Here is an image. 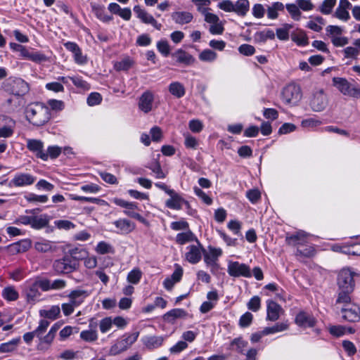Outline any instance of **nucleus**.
<instances>
[{"mask_svg":"<svg viewBox=\"0 0 360 360\" xmlns=\"http://www.w3.org/2000/svg\"><path fill=\"white\" fill-rule=\"evenodd\" d=\"M289 327L288 321L277 323L271 327H266L263 329V334L266 335L280 333L286 330Z\"/></svg>","mask_w":360,"mask_h":360,"instance_id":"4c0bfd02","label":"nucleus"},{"mask_svg":"<svg viewBox=\"0 0 360 360\" xmlns=\"http://www.w3.org/2000/svg\"><path fill=\"white\" fill-rule=\"evenodd\" d=\"M163 338L161 336H146L142 338L144 345L148 349H155L162 345Z\"/></svg>","mask_w":360,"mask_h":360,"instance_id":"c9c22d12","label":"nucleus"},{"mask_svg":"<svg viewBox=\"0 0 360 360\" xmlns=\"http://www.w3.org/2000/svg\"><path fill=\"white\" fill-rule=\"evenodd\" d=\"M327 328L329 333L334 338H338L346 335V326L341 325H329Z\"/></svg>","mask_w":360,"mask_h":360,"instance_id":"37998d69","label":"nucleus"},{"mask_svg":"<svg viewBox=\"0 0 360 360\" xmlns=\"http://www.w3.org/2000/svg\"><path fill=\"white\" fill-rule=\"evenodd\" d=\"M266 9L262 4H255L252 7V14L257 19L264 18L265 15Z\"/></svg>","mask_w":360,"mask_h":360,"instance_id":"6e6d98bb","label":"nucleus"},{"mask_svg":"<svg viewBox=\"0 0 360 360\" xmlns=\"http://www.w3.org/2000/svg\"><path fill=\"white\" fill-rule=\"evenodd\" d=\"M113 224L118 229V233L121 234H128L135 229V224L126 219H120Z\"/></svg>","mask_w":360,"mask_h":360,"instance_id":"a878e982","label":"nucleus"},{"mask_svg":"<svg viewBox=\"0 0 360 360\" xmlns=\"http://www.w3.org/2000/svg\"><path fill=\"white\" fill-rule=\"evenodd\" d=\"M112 202L117 206L125 208L126 210L124 211V213L130 217L131 214L136 213V212H134V210L137 209V205L136 202H128L117 198H113Z\"/></svg>","mask_w":360,"mask_h":360,"instance_id":"bb28decb","label":"nucleus"},{"mask_svg":"<svg viewBox=\"0 0 360 360\" xmlns=\"http://www.w3.org/2000/svg\"><path fill=\"white\" fill-rule=\"evenodd\" d=\"M61 152L62 148L58 146H49L46 151H45V155H46V161L48 160L49 158H57L60 155Z\"/></svg>","mask_w":360,"mask_h":360,"instance_id":"864d4df0","label":"nucleus"},{"mask_svg":"<svg viewBox=\"0 0 360 360\" xmlns=\"http://www.w3.org/2000/svg\"><path fill=\"white\" fill-rule=\"evenodd\" d=\"M27 149L34 153L37 158L46 161V155L44 150V143L41 140L29 139H27Z\"/></svg>","mask_w":360,"mask_h":360,"instance_id":"4468645a","label":"nucleus"},{"mask_svg":"<svg viewBox=\"0 0 360 360\" xmlns=\"http://www.w3.org/2000/svg\"><path fill=\"white\" fill-rule=\"evenodd\" d=\"M292 28V26L289 24H285L283 27L277 29L276 35L277 37L281 40H287L289 38V30Z\"/></svg>","mask_w":360,"mask_h":360,"instance_id":"e2e57ef3","label":"nucleus"},{"mask_svg":"<svg viewBox=\"0 0 360 360\" xmlns=\"http://www.w3.org/2000/svg\"><path fill=\"white\" fill-rule=\"evenodd\" d=\"M187 312L182 309H174L164 315V320L168 323H174L178 319H184L187 316Z\"/></svg>","mask_w":360,"mask_h":360,"instance_id":"c85d7f7f","label":"nucleus"},{"mask_svg":"<svg viewBox=\"0 0 360 360\" xmlns=\"http://www.w3.org/2000/svg\"><path fill=\"white\" fill-rule=\"evenodd\" d=\"M28 121L35 126H42L51 118L49 108L41 103L29 105L25 110Z\"/></svg>","mask_w":360,"mask_h":360,"instance_id":"f257e3e1","label":"nucleus"},{"mask_svg":"<svg viewBox=\"0 0 360 360\" xmlns=\"http://www.w3.org/2000/svg\"><path fill=\"white\" fill-rule=\"evenodd\" d=\"M170 198L165 201V206L172 210H179L184 205L189 206V203L180 194L174 190L169 191Z\"/></svg>","mask_w":360,"mask_h":360,"instance_id":"f8f14e48","label":"nucleus"},{"mask_svg":"<svg viewBox=\"0 0 360 360\" xmlns=\"http://www.w3.org/2000/svg\"><path fill=\"white\" fill-rule=\"evenodd\" d=\"M153 94L150 91L144 92L140 97L139 107L145 113L149 112L153 108Z\"/></svg>","mask_w":360,"mask_h":360,"instance_id":"5701e85b","label":"nucleus"},{"mask_svg":"<svg viewBox=\"0 0 360 360\" xmlns=\"http://www.w3.org/2000/svg\"><path fill=\"white\" fill-rule=\"evenodd\" d=\"M68 252L70 255V257L76 262L84 259L87 254L86 251L79 248H72L69 250Z\"/></svg>","mask_w":360,"mask_h":360,"instance_id":"de8ad7c7","label":"nucleus"},{"mask_svg":"<svg viewBox=\"0 0 360 360\" xmlns=\"http://www.w3.org/2000/svg\"><path fill=\"white\" fill-rule=\"evenodd\" d=\"M342 318L349 322H356L360 319V307L354 304H347L341 309Z\"/></svg>","mask_w":360,"mask_h":360,"instance_id":"9b49d317","label":"nucleus"},{"mask_svg":"<svg viewBox=\"0 0 360 360\" xmlns=\"http://www.w3.org/2000/svg\"><path fill=\"white\" fill-rule=\"evenodd\" d=\"M3 297L9 301L16 300L18 297V292L13 287H7L2 292Z\"/></svg>","mask_w":360,"mask_h":360,"instance_id":"5fc2aeb1","label":"nucleus"},{"mask_svg":"<svg viewBox=\"0 0 360 360\" xmlns=\"http://www.w3.org/2000/svg\"><path fill=\"white\" fill-rule=\"evenodd\" d=\"M249 10V0H238L234 3V13H236L239 16H245Z\"/></svg>","mask_w":360,"mask_h":360,"instance_id":"f704fd0d","label":"nucleus"},{"mask_svg":"<svg viewBox=\"0 0 360 360\" xmlns=\"http://www.w3.org/2000/svg\"><path fill=\"white\" fill-rule=\"evenodd\" d=\"M284 5L283 3L276 1L274 2L271 6H268L266 8L267 18L270 20H275L278 17V12L283 11Z\"/></svg>","mask_w":360,"mask_h":360,"instance_id":"473e14b6","label":"nucleus"},{"mask_svg":"<svg viewBox=\"0 0 360 360\" xmlns=\"http://www.w3.org/2000/svg\"><path fill=\"white\" fill-rule=\"evenodd\" d=\"M134 11L136 13L137 18L140 19L142 22L145 24H150L158 30H161L162 25L159 23L152 15L149 14L144 9L141 8V6H135L134 7Z\"/></svg>","mask_w":360,"mask_h":360,"instance_id":"ddd939ff","label":"nucleus"},{"mask_svg":"<svg viewBox=\"0 0 360 360\" xmlns=\"http://www.w3.org/2000/svg\"><path fill=\"white\" fill-rule=\"evenodd\" d=\"M187 252L185 255L186 259L191 264H197L202 258L203 248L198 241V245H192L187 247Z\"/></svg>","mask_w":360,"mask_h":360,"instance_id":"2eb2a0df","label":"nucleus"},{"mask_svg":"<svg viewBox=\"0 0 360 360\" xmlns=\"http://www.w3.org/2000/svg\"><path fill=\"white\" fill-rule=\"evenodd\" d=\"M174 56L176 58L178 63H183L186 65H189L195 61V58L191 54L182 49L177 50L174 53Z\"/></svg>","mask_w":360,"mask_h":360,"instance_id":"2f4dec72","label":"nucleus"},{"mask_svg":"<svg viewBox=\"0 0 360 360\" xmlns=\"http://www.w3.org/2000/svg\"><path fill=\"white\" fill-rule=\"evenodd\" d=\"M217 7L225 12L234 13V3L231 0H222L219 1L217 4Z\"/></svg>","mask_w":360,"mask_h":360,"instance_id":"69168bd1","label":"nucleus"},{"mask_svg":"<svg viewBox=\"0 0 360 360\" xmlns=\"http://www.w3.org/2000/svg\"><path fill=\"white\" fill-rule=\"evenodd\" d=\"M92 11L98 19L103 22H108L112 20V17L108 15L103 6L98 4H91Z\"/></svg>","mask_w":360,"mask_h":360,"instance_id":"7c9ffc66","label":"nucleus"},{"mask_svg":"<svg viewBox=\"0 0 360 360\" xmlns=\"http://www.w3.org/2000/svg\"><path fill=\"white\" fill-rule=\"evenodd\" d=\"M70 79L77 88H80L83 90H89L90 89L89 84L79 76L71 77Z\"/></svg>","mask_w":360,"mask_h":360,"instance_id":"13d9d810","label":"nucleus"},{"mask_svg":"<svg viewBox=\"0 0 360 360\" xmlns=\"http://www.w3.org/2000/svg\"><path fill=\"white\" fill-rule=\"evenodd\" d=\"M248 309L256 312L261 307V299L259 296H253L247 304Z\"/></svg>","mask_w":360,"mask_h":360,"instance_id":"bf43d9fd","label":"nucleus"},{"mask_svg":"<svg viewBox=\"0 0 360 360\" xmlns=\"http://www.w3.org/2000/svg\"><path fill=\"white\" fill-rule=\"evenodd\" d=\"M222 250L220 248L208 246L207 250L203 249L204 262L207 267L210 268L212 273H214L219 269L217 261L219 257L222 255Z\"/></svg>","mask_w":360,"mask_h":360,"instance_id":"423d86ee","label":"nucleus"},{"mask_svg":"<svg viewBox=\"0 0 360 360\" xmlns=\"http://www.w3.org/2000/svg\"><path fill=\"white\" fill-rule=\"evenodd\" d=\"M157 49L158 51L164 56H167L170 53V47L166 39H161L157 42Z\"/></svg>","mask_w":360,"mask_h":360,"instance_id":"680f3d73","label":"nucleus"},{"mask_svg":"<svg viewBox=\"0 0 360 360\" xmlns=\"http://www.w3.org/2000/svg\"><path fill=\"white\" fill-rule=\"evenodd\" d=\"M50 325V322L47 320L42 319L39 321V326L34 330L36 336L39 338L42 336V335L45 333L49 326Z\"/></svg>","mask_w":360,"mask_h":360,"instance_id":"0e129e2a","label":"nucleus"},{"mask_svg":"<svg viewBox=\"0 0 360 360\" xmlns=\"http://www.w3.org/2000/svg\"><path fill=\"white\" fill-rule=\"evenodd\" d=\"M79 336L86 342H94L98 339V334L95 330H83L80 333Z\"/></svg>","mask_w":360,"mask_h":360,"instance_id":"603ef678","label":"nucleus"},{"mask_svg":"<svg viewBox=\"0 0 360 360\" xmlns=\"http://www.w3.org/2000/svg\"><path fill=\"white\" fill-rule=\"evenodd\" d=\"M289 244L297 246V252L304 257H311L314 255V248L309 247L303 248V245L309 241V236L303 231H300L295 234L287 237Z\"/></svg>","mask_w":360,"mask_h":360,"instance_id":"7ed1b4c3","label":"nucleus"},{"mask_svg":"<svg viewBox=\"0 0 360 360\" xmlns=\"http://www.w3.org/2000/svg\"><path fill=\"white\" fill-rule=\"evenodd\" d=\"M342 345L348 356H352L356 354V348L352 342L349 340H343Z\"/></svg>","mask_w":360,"mask_h":360,"instance_id":"338daca9","label":"nucleus"},{"mask_svg":"<svg viewBox=\"0 0 360 360\" xmlns=\"http://www.w3.org/2000/svg\"><path fill=\"white\" fill-rule=\"evenodd\" d=\"M64 46L67 50L73 53L74 60L76 63L79 65L86 63V56L82 54V50L76 43L68 41L64 44Z\"/></svg>","mask_w":360,"mask_h":360,"instance_id":"f3484780","label":"nucleus"},{"mask_svg":"<svg viewBox=\"0 0 360 360\" xmlns=\"http://www.w3.org/2000/svg\"><path fill=\"white\" fill-rule=\"evenodd\" d=\"M184 136L185 139L184 145L186 148L193 150L197 149L199 145V142L196 138H195L194 136H191L189 134H184Z\"/></svg>","mask_w":360,"mask_h":360,"instance_id":"3c124183","label":"nucleus"},{"mask_svg":"<svg viewBox=\"0 0 360 360\" xmlns=\"http://www.w3.org/2000/svg\"><path fill=\"white\" fill-rule=\"evenodd\" d=\"M139 335V332L124 334L111 346L109 354L115 356L126 351L137 340Z\"/></svg>","mask_w":360,"mask_h":360,"instance_id":"f03ea898","label":"nucleus"},{"mask_svg":"<svg viewBox=\"0 0 360 360\" xmlns=\"http://www.w3.org/2000/svg\"><path fill=\"white\" fill-rule=\"evenodd\" d=\"M141 277V271L139 268H134L128 273L127 281L131 284L136 285L140 282Z\"/></svg>","mask_w":360,"mask_h":360,"instance_id":"c03bdc74","label":"nucleus"},{"mask_svg":"<svg viewBox=\"0 0 360 360\" xmlns=\"http://www.w3.org/2000/svg\"><path fill=\"white\" fill-rule=\"evenodd\" d=\"M286 9L295 20H299L301 17V12L298 6L291 4L286 5Z\"/></svg>","mask_w":360,"mask_h":360,"instance_id":"4d7b16f0","label":"nucleus"},{"mask_svg":"<svg viewBox=\"0 0 360 360\" xmlns=\"http://www.w3.org/2000/svg\"><path fill=\"white\" fill-rule=\"evenodd\" d=\"M183 276V269L179 265H176V269L170 277L167 278L164 282V287L170 290L173 286L178 282H179Z\"/></svg>","mask_w":360,"mask_h":360,"instance_id":"4be33fe9","label":"nucleus"},{"mask_svg":"<svg viewBox=\"0 0 360 360\" xmlns=\"http://www.w3.org/2000/svg\"><path fill=\"white\" fill-rule=\"evenodd\" d=\"M78 266V263L68 256L57 259L53 263V269L58 274H69L74 271Z\"/></svg>","mask_w":360,"mask_h":360,"instance_id":"6e6552de","label":"nucleus"},{"mask_svg":"<svg viewBox=\"0 0 360 360\" xmlns=\"http://www.w3.org/2000/svg\"><path fill=\"white\" fill-rule=\"evenodd\" d=\"M193 240L198 241L195 237L194 234L190 231L186 232L179 233L176 235V241L180 245H184L186 243L191 242Z\"/></svg>","mask_w":360,"mask_h":360,"instance_id":"a19ab883","label":"nucleus"},{"mask_svg":"<svg viewBox=\"0 0 360 360\" xmlns=\"http://www.w3.org/2000/svg\"><path fill=\"white\" fill-rule=\"evenodd\" d=\"M316 111L323 110L328 105V97L322 90L316 94Z\"/></svg>","mask_w":360,"mask_h":360,"instance_id":"09e8293b","label":"nucleus"},{"mask_svg":"<svg viewBox=\"0 0 360 360\" xmlns=\"http://www.w3.org/2000/svg\"><path fill=\"white\" fill-rule=\"evenodd\" d=\"M134 64L133 60L129 58H124L120 61H117L115 63V68L118 70H129Z\"/></svg>","mask_w":360,"mask_h":360,"instance_id":"8fccbe9b","label":"nucleus"},{"mask_svg":"<svg viewBox=\"0 0 360 360\" xmlns=\"http://www.w3.org/2000/svg\"><path fill=\"white\" fill-rule=\"evenodd\" d=\"M253 320V315L250 312H245L243 314L238 322V325L241 328H246L251 325Z\"/></svg>","mask_w":360,"mask_h":360,"instance_id":"052dcab7","label":"nucleus"},{"mask_svg":"<svg viewBox=\"0 0 360 360\" xmlns=\"http://www.w3.org/2000/svg\"><path fill=\"white\" fill-rule=\"evenodd\" d=\"M19 53L20 56L22 58L32 60L34 63H41L47 60V57L41 52H31L24 46H22Z\"/></svg>","mask_w":360,"mask_h":360,"instance_id":"6ab92c4d","label":"nucleus"},{"mask_svg":"<svg viewBox=\"0 0 360 360\" xmlns=\"http://www.w3.org/2000/svg\"><path fill=\"white\" fill-rule=\"evenodd\" d=\"M301 98V89L297 84H290L282 91V99L286 104L290 105H297Z\"/></svg>","mask_w":360,"mask_h":360,"instance_id":"0eeeda50","label":"nucleus"},{"mask_svg":"<svg viewBox=\"0 0 360 360\" xmlns=\"http://www.w3.org/2000/svg\"><path fill=\"white\" fill-rule=\"evenodd\" d=\"M246 197L253 204L257 202L261 198V193L258 189H251L247 191Z\"/></svg>","mask_w":360,"mask_h":360,"instance_id":"774afa93","label":"nucleus"},{"mask_svg":"<svg viewBox=\"0 0 360 360\" xmlns=\"http://www.w3.org/2000/svg\"><path fill=\"white\" fill-rule=\"evenodd\" d=\"M70 198L72 200H76V201L88 202L98 204V205H107V202L105 200H101V199L96 198L79 196V195H73V194L70 195Z\"/></svg>","mask_w":360,"mask_h":360,"instance_id":"49530a36","label":"nucleus"},{"mask_svg":"<svg viewBox=\"0 0 360 360\" xmlns=\"http://www.w3.org/2000/svg\"><path fill=\"white\" fill-rule=\"evenodd\" d=\"M172 20L178 25L188 24L193 20V15L188 11H175L172 13Z\"/></svg>","mask_w":360,"mask_h":360,"instance_id":"b1692460","label":"nucleus"},{"mask_svg":"<svg viewBox=\"0 0 360 360\" xmlns=\"http://www.w3.org/2000/svg\"><path fill=\"white\" fill-rule=\"evenodd\" d=\"M50 217L47 214L32 215L31 227L34 229H41L48 226Z\"/></svg>","mask_w":360,"mask_h":360,"instance_id":"c756f323","label":"nucleus"},{"mask_svg":"<svg viewBox=\"0 0 360 360\" xmlns=\"http://www.w3.org/2000/svg\"><path fill=\"white\" fill-rule=\"evenodd\" d=\"M29 91V85L22 79L14 80L13 92L18 96H23Z\"/></svg>","mask_w":360,"mask_h":360,"instance_id":"72a5a7b5","label":"nucleus"},{"mask_svg":"<svg viewBox=\"0 0 360 360\" xmlns=\"http://www.w3.org/2000/svg\"><path fill=\"white\" fill-rule=\"evenodd\" d=\"M20 342V338H14L7 342L0 345V353L11 352L14 351L19 343Z\"/></svg>","mask_w":360,"mask_h":360,"instance_id":"79ce46f5","label":"nucleus"},{"mask_svg":"<svg viewBox=\"0 0 360 360\" xmlns=\"http://www.w3.org/2000/svg\"><path fill=\"white\" fill-rule=\"evenodd\" d=\"M266 303V319L271 321H277L283 311L282 307L272 300H268Z\"/></svg>","mask_w":360,"mask_h":360,"instance_id":"a211bd4d","label":"nucleus"},{"mask_svg":"<svg viewBox=\"0 0 360 360\" xmlns=\"http://www.w3.org/2000/svg\"><path fill=\"white\" fill-rule=\"evenodd\" d=\"M217 58V54L214 51L207 49L199 54V59L203 62L212 63Z\"/></svg>","mask_w":360,"mask_h":360,"instance_id":"a18cd8bd","label":"nucleus"},{"mask_svg":"<svg viewBox=\"0 0 360 360\" xmlns=\"http://www.w3.org/2000/svg\"><path fill=\"white\" fill-rule=\"evenodd\" d=\"M168 89L169 93L177 98H182L186 94L184 86L179 82H172L169 85Z\"/></svg>","mask_w":360,"mask_h":360,"instance_id":"e433bc0d","label":"nucleus"},{"mask_svg":"<svg viewBox=\"0 0 360 360\" xmlns=\"http://www.w3.org/2000/svg\"><path fill=\"white\" fill-rule=\"evenodd\" d=\"M354 274L355 273L349 268H343L339 271L337 278L339 290L353 291L355 285L354 280Z\"/></svg>","mask_w":360,"mask_h":360,"instance_id":"39448f33","label":"nucleus"},{"mask_svg":"<svg viewBox=\"0 0 360 360\" xmlns=\"http://www.w3.org/2000/svg\"><path fill=\"white\" fill-rule=\"evenodd\" d=\"M333 85L344 95L354 98H360V86L351 84L342 77H333Z\"/></svg>","mask_w":360,"mask_h":360,"instance_id":"20e7f679","label":"nucleus"},{"mask_svg":"<svg viewBox=\"0 0 360 360\" xmlns=\"http://www.w3.org/2000/svg\"><path fill=\"white\" fill-rule=\"evenodd\" d=\"M34 247L37 252L42 253L53 252L57 250L54 242L46 239H41L35 242Z\"/></svg>","mask_w":360,"mask_h":360,"instance_id":"393cba45","label":"nucleus"},{"mask_svg":"<svg viewBox=\"0 0 360 360\" xmlns=\"http://www.w3.org/2000/svg\"><path fill=\"white\" fill-rule=\"evenodd\" d=\"M36 178L30 174L18 172L15 174L13 179L9 181V187H23L33 184Z\"/></svg>","mask_w":360,"mask_h":360,"instance_id":"9d476101","label":"nucleus"},{"mask_svg":"<svg viewBox=\"0 0 360 360\" xmlns=\"http://www.w3.org/2000/svg\"><path fill=\"white\" fill-rule=\"evenodd\" d=\"M60 312V309L58 306H52L49 309H42L39 311L41 316L47 318L51 320L56 319Z\"/></svg>","mask_w":360,"mask_h":360,"instance_id":"ea45409f","label":"nucleus"},{"mask_svg":"<svg viewBox=\"0 0 360 360\" xmlns=\"http://www.w3.org/2000/svg\"><path fill=\"white\" fill-rule=\"evenodd\" d=\"M91 292L83 289H76L72 290L69 295L68 297L70 301L75 304V306H79L84 300L88 297Z\"/></svg>","mask_w":360,"mask_h":360,"instance_id":"412c9836","label":"nucleus"},{"mask_svg":"<svg viewBox=\"0 0 360 360\" xmlns=\"http://www.w3.org/2000/svg\"><path fill=\"white\" fill-rule=\"evenodd\" d=\"M15 126V122L9 119L8 124L0 127V138H9L13 136L14 133V129Z\"/></svg>","mask_w":360,"mask_h":360,"instance_id":"58836bf2","label":"nucleus"},{"mask_svg":"<svg viewBox=\"0 0 360 360\" xmlns=\"http://www.w3.org/2000/svg\"><path fill=\"white\" fill-rule=\"evenodd\" d=\"M58 329V327L54 325L51 328L49 333L46 335L41 336L39 338V343L37 347L38 349H46L51 345L55 338Z\"/></svg>","mask_w":360,"mask_h":360,"instance_id":"aec40b11","label":"nucleus"},{"mask_svg":"<svg viewBox=\"0 0 360 360\" xmlns=\"http://www.w3.org/2000/svg\"><path fill=\"white\" fill-rule=\"evenodd\" d=\"M227 271L231 276L233 277L243 276L250 278L252 276L250 266L238 262H229Z\"/></svg>","mask_w":360,"mask_h":360,"instance_id":"1a4fd4ad","label":"nucleus"},{"mask_svg":"<svg viewBox=\"0 0 360 360\" xmlns=\"http://www.w3.org/2000/svg\"><path fill=\"white\" fill-rule=\"evenodd\" d=\"M295 323L299 326L303 328L312 327L314 326V319L312 315L308 314L307 312L302 311L297 314Z\"/></svg>","mask_w":360,"mask_h":360,"instance_id":"cd10ccee","label":"nucleus"},{"mask_svg":"<svg viewBox=\"0 0 360 360\" xmlns=\"http://www.w3.org/2000/svg\"><path fill=\"white\" fill-rule=\"evenodd\" d=\"M31 245L30 240L24 239L8 245L5 249L10 255H15L27 251L31 248Z\"/></svg>","mask_w":360,"mask_h":360,"instance_id":"dca6fc26","label":"nucleus"}]
</instances>
